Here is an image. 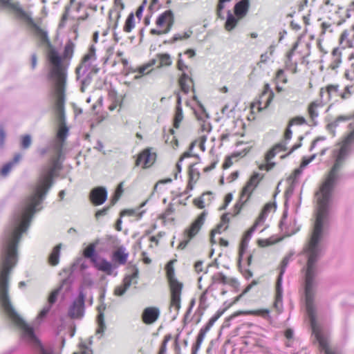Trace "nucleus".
<instances>
[{"label":"nucleus","instance_id":"obj_47","mask_svg":"<svg viewBox=\"0 0 354 354\" xmlns=\"http://www.w3.org/2000/svg\"><path fill=\"white\" fill-rule=\"evenodd\" d=\"M176 68L179 71L181 72V73H192V68L189 65L182 59L181 53L178 54Z\"/></svg>","mask_w":354,"mask_h":354},{"label":"nucleus","instance_id":"obj_42","mask_svg":"<svg viewBox=\"0 0 354 354\" xmlns=\"http://www.w3.org/2000/svg\"><path fill=\"white\" fill-rule=\"evenodd\" d=\"M106 307L104 305H100L97 307L98 315L97 317V322L98 324V329L97 330V333H102L105 328L104 324V311Z\"/></svg>","mask_w":354,"mask_h":354},{"label":"nucleus","instance_id":"obj_30","mask_svg":"<svg viewBox=\"0 0 354 354\" xmlns=\"http://www.w3.org/2000/svg\"><path fill=\"white\" fill-rule=\"evenodd\" d=\"M249 10V1L248 0H241L236 3L234 8V12L236 17L239 19L244 17Z\"/></svg>","mask_w":354,"mask_h":354},{"label":"nucleus","instance_id":"obj_34","mask_svg":"<svg viewBox=\"0 0 354 354\" xmlns=\"http://www.w3.org/2000/svg\"><path fill=\"white\" fill-rule=\"evenodd\" d=\"M175 212L176 208L174 207V205L173 203H169L167 209L165 210V212L160 215L159 218L162 219L164 223L174 222L176 219Z\"/></svg>","mask_w":354,"mask_h":354},{"label":"nucleus","instance_id":"obj_14","mask_svg":"<svg viewBox=\"0 0 354 354\" xmlns=\"http://www.w3.org/2000/svg\"><path fill=\"white\" fill-rule=\"evenodd\" d=\"M346 12L348 17H350L351 14H354V1L348 5ZM339 41L342 48H354V24L350 28L346 29L342 32Z\"/></svg>","mask_w":354,"mask_h":354},{"label":"nucleus","instance_id":"obj_29","mask_svg":"<svg viewBox=\"0 0 354 354\" xmlns=\"http://www.w3.org/2000/svg\"><path fill=\"white\" fill-rule=\"evenodd\" d=\"M252 232H249L248 230L243 234L239 248V257H238V267H241V262L243 259V256L248 248V243L251 239Z\"/></svg>","mask_w":354,"mask_h":354},{"label":"nucleus","instance_id":"obj_45","mask_svg":"<svg viewBox=\"0 0 354 354\" xmlns=\"http://www.w3.org/2000/svg\"><path fill=\"white\" fill-rule=\"evenodd\" d=\"M333 62L330 64V67L332 69H335L337 68L340 63L342 62L341 56L342 53L341 51L338 48H335L331 53Z\"/></svg>","mask_w":354,"mask_h":354},{"label":"nucleus","instance_id":"obj_38","mask_svg":"<svg viewBox=\"0 0 354 354\" xmlns=\"http://www.w3.org/2000/svg\"><path fill=\"white\" fill-rule=\"evenodd\" d=\"M266 216L259 214L257 218L255 219L253 225L248 229L249 232H254L257 230L261 228L260 231L262 232L264 230L265 227L264 224L266 219Z\"/></svg>","mask_w":354,"mask_h":354},{"label":"nucleus","instance_id":"obj_40","mask_svg":"<svg viewBox=\"0 0 354 354\" xmlns=\"http://www.w3.org/2000/svg\"><path fill=\"white\" fill-rule=\"evenodd\" d=\"M74 48H75V44L71 40H69L65 44L64 51H63V55L62 56L60 55V57L62 59V66H64V64H63L64 59H71L72 58V57L73 55ZM63 67H64V66H63ZM64 71H66V69H64ZM65 73H66V72H65Z\"/></svg>","mask_w":354,"mask_h":354},{"label":"nucleus","instance_id":"obj_46","mask_svg":"<svg viewBox=\"0 0 354 354\" xmlns=\"http://www.w3.org/2000/svg\"><path fill=\"white\" fill-rule=\"evenodd\" d=\"M144 213L145 211H139V209H125L120 212V216H135L137 219H140L142 218Z\"/></svg>","mask_w":354,"mask_h":354},{"label":"nucleus","instance_id":"obj_43","mask_svg":"<svg viewBox=\"0 0 354 354\" xmlns=\"http://www.w3.org/2000/svg\"><path fill=\"white\" fill-rule=\"evenodd\" d=\"M121 12L122 11L115 8H111L109 11V19L113 24V28H116L118 26L119 21L121 17Z\"/></svg>","mask_w":354,"mask_h":354},{"label":"nucleus","instance_id":"obj_21","mask_svg":"<svg viewBox=\"0 0 354 354\" xmlns=\"http://www.w3.org/2000/svg\"><path fill=\"white\" fill-rule=\"evenodd\" d=\"M107 199V192L103 187L93 188L89 194V200L95 206L102 205Z\"/></svg>","mask_w":354,"mask_h":354},{"label":"nucleus","instance_id":"obj_60","mask_svg":"<svg viewBox=\"0 0 354 354\" xmlns=\"http://www.w3.org/2000/svg\"><path fill=\"white\" fill-rule=\"evenodd\" d=\"M208 290H205L199 297V304L200 306L203 307V309H206L207 308V294Z\"/></svg>","mask_w":354,"mask_h":354},{"label":"nucleus","instance_id":"obj_6","mask_svg":"<svg viewBox=\"0 0 354 354\" xmlns=\"http://www.w3.org/2000/svg\"><path fill=\"white\" fill-rule=\"evenodd\" d=\"M66 80L53 83V97L55 98V110L59 122L57 137L64 140L67 136L68 129L65 124L64 104H65Z\"/></svg>","mask_w":354,"mask_h":354},{"label":"nucleus","instance_id":"obj_61","mask_svg":"<svg viewBox=\"0 0 354 354\" xmlns=\"http://www.w3.org/2000/svg\"><path fill=\"white\" fill-rule=\"evenodd\" d=\"M111 203H110V205L106 206L101 209L97 210L95 214V217L96 219H99L100 217L104 216L107 214L109 210L111 207H112Z\"/></svg>","mask_w":354,"mask_h":354},{"label":"nucleus","instance_id":"obj_57","mask_svg":"<svg viewBox=\"0 0 354 354\" xmlns=\"http://www.w3.org/2000/svg\"><path fill=\"white\" fill-rule=\"evenodd\" d=\"M212 130V126L207 120H201L200 121V131L202 134H205L207 136Z\"/></svg>","mask_w":354,"mask_h":354},{"label":"nucleus","instance_id":"obj_37","mask_svg":"<svg viewBox=\"0 0 354 354\" xmlns=\"http://www.w3.org/2000/svg\"><path fill=\"white\" fill-rule=\"evenodd\" d=\"M61 248V243L57 244L53 248L48 259V262L50 266H55L59 263Z\"/></svg>","mask_w":354,"mask_h":354},{"label":"nucleus","instance_id":"obj_17","mask_svg":"<svg viewBox=\"0 0 354 354\" xmlns=\"http://www.w3.org/2000/svg\"><path fill=\"white\" fill-rule=\"evenodd\" d=\"M287 149L285 144L277 143L274 145L265 155V162L259 165V169L261 171H269L275 166V162L271 160L279 152L285 151Z\"/></svg>","mask_w":354,"mask_h":354},{"label":"nucleus","instance_id":"obj_2","mask_svg":"<svg viewBox=\"0 0 354 354\" xmlns=\"http://www.w3.org/2000/svg\"><path fill=\"white\" fill-rule=\"evenodd\" d=\"M322 234L323 232H312L310 239L304 249L308 257L305 273L306 306L313 332L320 347L324 351L325 354H337L335 351L329 348L327 339L316 328L315 309L313 304V285L315 277L317 274V262L321 252L319 242Z\"/></svg>","mask_w":354,"mask_h":354},{"label":"nucleus","instance_id":"obj_55","mask_svg":"<svg viewBox=\"0 0 354 354\" xmlns=\"http://www.w3.org/2000/svg\"><path fill=\"white\" fill-rule=\"evenodd\" d=\"M193 32L191 30H188L182 33L175 34L172 37L173 41H181L189 39L192 35Z\"/></svg>","mask_w":354,"mask_h":354},{"label":"nucleus","instance_id":"obj_58","mask_svg":"<svg viewBox=\"0 0 354 354\" xmlns=\"http://www.w3.org/2000/svg\"><path fill=\"white\" fill-rule=\"evenodd\" d=\"M277 83L286 84L288 80L283 69H279L275 75Z\"/></svg>","mask_w":354,"mask_h":354},{"label":"nucleus","instance_id":"obj_9","mask_svg":"<svg viewBox=\"0 0 354 354\" xmlns=\"http://www.w3.org/2000/svg\"><path fill=\"white\" fill-rule=\"evenodd\" d=\"M252 287V283L248 285L243 291L234 297L233 300L230 302L227 303L225 302L224 305L225 307L223 309H219L218 310L216 313L209 319L208 322L206 324V325L201 328L199 330V333L198 334L196 343L194 345H193L192 348V354H196L198 349L200 348L201 344L205 337L206 333L210 330V328L213 326L214 323L223 315V313L230 308L232 306H233L234 304H236L238 301L241 300V299L248 292L250 291V290Z\"/></svg>","mask_w":354,"mask_h":354},{"label":"nucleus","instance_id":"obj_10","mask_svg":"<svg viewBox=\"0 0 354 354\" xmlns=\"http://www.w3.org/2000/svg\"><path fill=\"white\" fill-rule=\"evenodd\" d=\"M175 14L171 10H166L159 14L155 21V27L151 28L149 34L161 36L169 33L175 24Z\"/></svg>","mask_w":354,"mask_h":354},{"label":"nucleus","instance_id":"obj_16","mask_svg":"<svg viewBox=\"0 0 354 354\" xmlns=\"http://www.w3.org/2000/svg\"><path fill=\"white\" fill-rule=\"evenodd\" d=\"M324 99H316L310 102L306 109L308 125L315 127L318 124V118L320 115V111L324 106Z\"/></svg>","mask_w":354,"mask_h":354},{"label":"nucleus","instance_id":"obj_27","mask_svg":"<svg viewBox=\"0 0 354 354\" xmlns=\"http://www.w3.org/2000/svg\"><path fill=\"white\" fill-rule=\"evenodd\" d=\"M339 86L338 84H328L322 87L319 91V97L324 99V94L326 95V100L330 101L334 95H337L339 92Z\"/></svg>","mask_w":354,"mask_h":354},{"label":"nucleus","instance_id":"obj_49","mask_svg":"<svg viewBox=\"0 0 354 354\" xmlns=\"http://www.w3.org/2000/svg\"><path fill=\"white\" fill-rule=\"evenodd\" d=\"M172 339L171 334H166L162 339V341L159 346V349L157 354H167V344L168 342Z\"/></svg>","mask_w":354,"mask_h":354},{"label":"nucleus","instance_id":"obj_7","mask_svg":"<svg viewBox=\"0 0 354 354\" xmlns=\"http://www.w3.org/2000/svg\"><path fill=\"white\" fill-rule=\"evenodd\" d=\"M96 59L95 47L94 45H91L88 52L82 57L81 63L75 69L77 79L81 75H86L82 81V92H84L85 88L91 84L93 75L97 74L100 71V68L93 64Z\"/></svg>","mask_w":354,"mask_h":354},{"label":"nucleus","instance_id":"obj_26","mask_svg":"<svg viewBox=\"0 0 354 354\" xmlns=\"http://www.w3.org/2000/svg\"><path fill=\"white\" fill-rule=\"evenodd\" d=\"M326 138L324 137H318L313 140L310 147V151H316L315 153L317 156H323L328 150V147L324 143Z\"/></svg>","mask_w":354,"mask_h":354},{"label":"nucleus","instance_id":"obj_51","mask_svg":"<svg viewBox=\"0 0 354 354\" xmlns=\"http://www.w3.org/2000/svg\"><path fill=\"white\" fill-rule=\"evenodd\" d=\"M288 124L289 127L292 126H301L304 124L308 125V120H307L304 116H295L291 118Z\"/></svg>","mask_w":354,"mask_h":354},{"label":"nucleus","instance_id":"obj_15","mask_svg":"<svg viewBox=\"0 0 354 354\" xmlns=\"http://www.w3.org/2000/svg\"><path fill=\"white\" fill-rule=\"evenodd\" d=\"M156 158L157 154L153 148H145L137 155L135 166L141 167L142 169H148L155 163Z\"/></svg>","mask_w":354,"mask_h":354},{"label":"nucleus","instance_id":"obj_18","mask_svg":"<svg viewBox=\"0 0 354 354\" xmlns=\"http://www.w3.org/2000/svg\"><path fill=\"white\" fill-rule=\"evenodd\" d=\"M85 295L80 292L68 310V315L73 319L81 318L84 313Z\"/></svg>","mask_w":354,"mask_h":354},{"label":"nucleus","instance_id":"obj_24","mask_svg":"<svg viewBox=\"0 0 354 354\" xmlns=\"http://www.w3.org/2000/svg\"><path fill=\"white\" fill-rule=\"evenodd\" d=\"M283 274V270L279 273V275L277 278L275 286V297L274 301L273 304V307L276 309V310L280 313L282 311L283 308V299H282V276Z\"/></svg>","mask_w":354,"mask_h":354},{"label":"nucleus","instance_id":"obj_5","mask_svg":"<svg viewBox=\"0 0 354 354\" xmlns=\"http://www.w3.org/2000/svg\"><path fill=\"white\" fill-rule=\"evenodd\" d=\"M177 259L169 261L165 266V278L168 285L169 295V309L178 312L181 308L182 295L184 284L178 280L175 272V264Z\"/></svg>","mask_w":354,"mask_h":354},{"label":"nucleus","instance_id":"obj_19","mask_svg":"<svg viewBox=\"0 0 354 354\" xmlns=\"http://www.w3.org/2000/svg\"><path fill=\"white\" fill-rule=\"evenodd\" d=\"M138 277V271L136 270L132 274L126 275L123 279L122 283L115 287L114 295L116 296L123 295L126 291L130 288L132 283H137Z\"/></svg>","mask_w":354,"mask_h":354},{"label":"nucleus","instance_id":"obj_1","mask_svg":"<svg viewBox=\"0 0 354 354\" xmlns=\"http://www.w3.org/2000/svg\"><path fill=\"white\" fill-rule=\"evenodd\" d=\"M0 4L11 12L15 18L25 23L31 36L39 47H46V57L50 65L48 77L53 83L66 80V73L62 63V57L50 41L46 28L41 21H35L30 12H26L17 1L0 0Z\"/></svg>","mask_w":354,"mask_h":354},{"label":"nucleus","instance_id":"obj_13","mask_svg":"<svg viewBox=\"0 0 354 354\" xmlns=\"http://www.w3.org/2000/svg\"><path fill=\"white\" fill-rule=\"evenodd\" d=\"M21 331V337L34 348L39 349L41 354H52L44 349L39 339L36 337L34 329L28 324H15Z\"/></svg>","mask_w":354,"mask_h":354},{"label":"nucleus","instance_id":"obj_52","mask_svg":"<svg viewBox=\"0 0 354 354\" xmlns=\"http://www.w3.org/2000/svg\"><path fill=\"white\" fill-rule=\"evenodd\" d=\"M206 140H207L206 135L205 134H201L198 140H194V142H192L190 144V146H189L190 150H192L193 148L196 145H198L199 148L201 149V150L202 151H205V143Z\"/></svg>","mask_w":354,"mask_h":354},{"label":"nucleus","instance_id":"obj_56","mask_svg":"<svg viewBox=\"0 0 354 354\" xmlns=\"http://www.w3.org/2000/svg\"><path fill=\"white\" fill-rule=\"evenodd\" d=\"M276 209V205L274 203L269 202L265 204L260 214L268 216V214L271 212H274Z\"/></svg>","mask_w":354,"mask_h":354},{"label":"nucleus","instance_id":"obj_63","mask_svg":"<svg viewBox=\"0 0 354 354\" xmlns=\"http://www.w3.org/2000/svg\"><path fill=\"white\" fill-rule=\"evenodd\" d=\"M31 145V138L29 135L21 137V146L23 149H28Z\"/></svg>","mask_w":354,"mask_h":354},{"label":"nucleus","instance_id":"obj_59","mask_svg":"<svg viewBox=\"0 0 354 354\" xmlns=\"http://www.w3.org/2000/svg\"><path fill=\"white\" fill-rule=\"evenodd\" d=\"M354 87L353 85H347L344 87L343 92L339 95L341 99L346 100L349 98L352 93V88Z\"/></svg>","mask_w":354,"mask_h":354},{"label":"nucleus","instance_id":"obj_54","mask_svg":"<svg viewBox=\"0 0 354 354\" xmlns=\"http://www.w3.org/2000/svg\"><path fill=\"white\" fill-rule=\"evenodd\" d=\"M123 193V183H120L114 193V195L111 199V205H114L117 201L120 199Z\"/></svg>","mask_w":354,"mask_h":354},{"label":"nucleus","instance_id":"obj_3","mask_svg":"<svg viewBox=\"0 0 354 354\" xmlns=\"http://www.w3.org/2000/svg\"><path fill=\"white\" fill-rule=\"evenodd\" d=\"M323 232H312L310 239L304 250L307 254L308 260L305 273V297L306 311L310 319L313 332L315 334L320 347L325 354H337L335 351L329 348L327 339L316 328L315 309L313 304V285L314 279L317 274V262L321 252L319 242Z\"/></svg>","mask_w":354,"mask_h":354},{"label":"nucleus","instance_id":"obj_50","mask_svg":"<svg viewBox=\"0 0 354 354\" xmlns=\"http://www.w3.org/2000/svg\"><path fill=\"white\" fill-rule=\"evenodd\" d=\"M156 65V59H152L149 62L141 66L138 69V72L142 75L148 74L152 71V66Z\"/></svg>","mask_w":354,"mask_h":354},{"label":"nucleus","instance_id":"obj_22","mask_svg":"<svg viewBox=\"0 0 354 354\" xmlns=\"http://www.w3.org/2000/svg\"><path fill=\"white\" fill-rule=\"evenodd\" d=\"M214 284H227L234 289H238L239 286V283L236 279L227 277L222 272H216L212 276L210 286Z\"/></svg>","mask_w":354,"mask_h":354},{"label":"nucleus","instance_id":"obj_25","mask_svg":"<svg viewBox=\"0 0 354 354\" xmlns=\"http://www.w3.org/2000/svg\"><path fill=\"white\" fill-rule=\"evenodd\" d=\"M196 164L190 165L188 168V182L186 186L185 192L192 191L201 177V173L195 168Z\"/></svg>","mask_w":354,"mask_h":354},{"label":"nucleus","instance_id":"obj_33","mask_svg":"<svg viewBox=\"0 0 354 354\" xmlns=\"http://www.w3.org/2000/svg\"><path fill=\"white\" fill-rule=\"evenodd\" d=\"M129 254L125 252L123 248H119L113 252L112 260L120 265H124L128 259Z\"/></svg>","mask_w":354,"mask_h":354},{"label":"nucleus","instance_id":"obj_4","mask_svg":"<svg viewBox=\"0 0 354 354\" xmlns=\"http://www.w3.org/2000/svg\"><path fill=\"white\" fill-rule=\"evenodd\" d=\"M263 178L264 175L258 172H254L251 175L240 190L238 200L233 206L232 212L224 214L221 216V223L211 231L210 243L212 245L217 243L215 239L216 234H221L227 229L230 221L229 215L231 214L232 216L239 215L244 208L248 207L252 203L255 192Z\"/></svg>","mask_w":354,"mask_h":354},{"label":"nucleus","instance_id":"obj_28","mask_svg":"<svg viewBox=\"0 0 354 354\" xmlns=\"http://www.w3.org/2000/svg\"><path fill=\"white\" fill-rule=\"evenodd\" d=\"M183 120V109L181 106V97L179 93L177 94V102L175 110V113L173 119V127L175 129H178L180 124Z\"/></svg>","mask_w":354,"mask_h":354},{"label":"nucleus","instance_id":"obj_32","mask_svg":"<svg viewBox=\"0 0 354 354\" xmlns=\"http://www.w3.org/2000/svg\"><path fill=\"white\" fill-rule=\"evenodd\" d=\"M207 197V203H210L213 199L212 193L211 192H206L201 194L198 198L193 200V204L198 209H204L207 204L205 203V198Z\"/></svg>","mask_w":354,"mask_h":354},{"label":"nucleus","instance_id":"obj_41","mask_svg":"<svg viewBox=\"0 0 354 354\" xmlns=\"http://www.w3.org/2000/svg\"><path fill=\"white\" fill-rule=\"evenodd\" d=\"M74 5L73 9L75 12H80V9L83 7L84 3L79 1L76 2V0H69V6L66 7L65 12L63 14L62 16V20H66L70 14V10L71 7H72Z\"/></svg>","mask_w":354,"mask_h":354},{"label":"nucleus","instance_id":"obj_36","mask_svg":"<svg viewBox=\"0 0 354 354\" xmlns=\"http://www.w3.org/2000/svg\"><path fill=\"white\" fill-rule=\"evenodd\" d=\"M138 20L136 19V17L134 15L133 12H131L127 17L124 26L123 30L127 33L131 32L135 28L137 24H138Z\"/></svg>","mask_w":354,"mask_h":354},{"label":"nucleus","instance_id":"obj_48","mask_svg":"<svg viewBox=\"0 0 354 354\" xmlns=\"http://www.w3.org/2000/svg\"><path fill=\"white\" fill-rule=\"evenodd\" d=\"M239 19L229 12L225 24V28L228 31L232 30L235 28Z\"/></svg>","mask_w":354,"mask_h":354},{"label":"nucleus","instance_id":"obj_53","mask_svg":"<svg viewBox=\"0 0 354 354\" xmlns=\"http://www.w3.org/2000/svg\"><path fill=\"white\" fill-rule=\"evenodd\" d=\"M249 315L259 316L263 318H270V310L266 308L249 310Z\"/></svg>","mask_w":354,"mask_h":354},{"label":"nucleus","instance_id":"obj_8","mask_svg":"<svg viewBox=\"0 0 354 354\" xmlns=\"http://www.w3.org/2000/svg\"><path fill=\"white\" fill-rule=\"evenodd\" d=\"M310 55V45L307 42L297 41L287 52L284 62L285 68L292 74L297 73L299 63L304 64Z\"/></svg>","mask_w":354,"mask_h":354},{"label":"nucleus","instance_id":"obj_20","mask_svg":"<svg viewBox=\"0 0 354 354\" xmlns=\"http://www.w3.org/2000/svg\"><path fill=\"white\" fill-rule=\"evenodd\" d=\"M160 310L156 306L145 308L141 315L142 322L146 325L153 324L159 319Z\"/></svg>","mask_w":354,"mask_h":354},{"label":"nucleus","instance_id":"obj_12","mask_svg":"<svg viewBox=\"0 0 354 354\" xmlns=\"http://www.w3.org/2000/svg\"><path fill=\"white\" fill-rule=\"evenodd\" d=\"M274 97V93L271 89L270 84L266 83L259 98L250 105L252 113H259L267 109L273 100Z\"/></svg>","mask_w":354,"mask_h":354},{"label":"nucleus","instance_id":"obj_23","mask_svg":"<svg viewBox=\"0 0 354 354\" xmlns=\"http://www.w3.org/2000/svg\"><path fill=\"white\" fill-rule=\"evenodd\" d=\"M178 84L180 91L185 94L194 91V83L192 73H181L178 79Z\"/></svg>","mask_w":354,"mask_h":354},{"label":"nucleus","instance_id":"obj_64","mask_svg":"<svg viewBox=\"0 0 354 354\" xmlns=\"http://www.w3.org/2000/svg\"><path fill=\"white\" fill-rule=\"evenodd\" d=\"M59 289H55L50 292V294L48 298V301L50 304L49 306H51L56 301V300L57 299V296L59 295Z\"/></svg>","mask_w":354,"mask_h":354},{"label":"nucleus","instance_id":"obj_31","mask_svg":"<svg viewBox=\"0 0 354 354\" xmlns=\"http://www.w3.org/2000/svg\"><path fill=\"white\" fill-rule=\"evenodd\" d=\"M92 263L98 270L102 271L109 275H111L112 274V264L106 259H100L98 257Z\"/></svg>","mask_w":354,"mask_h":354},{"label":"nucleus","instance_id":"obj_39","mask_svg":"<svg viewBox=\"0 0 354 354\" xmlns=\"http://www.w3.org/2000/svg\"><path fill=\"white\" fill-rule=\"evenodd\" d=\"M96 243H90L83 251V256L85 258L89 259L93 263L98 258L97 254L95 253Z\"/></svg>","mask_w":354,"mask_h":354},{"label":"nucleus","instance_id":"obj_62","mask_svg":"<svg viewBox=\"0 0 354 354\" xmlns=\"http://www.w3.org/2000/svg\"><path fill=\"white\" fill-rule=\"evenodd\" d=\"M164 3L165 2L163 0H151L149 5V8L151 10H158L161 8Z\"/></svg>","mask_w":354,"mask_h":354},{"label":"nucleus","instance_id":"obj_44","mask_svg":"<svg viewBox=\"0 0 354 354\" xmlns=\"http://www.w3.org/2000/svg\"><path fill=\"white\" fill-rule=\"evenodd\" d=\"M245 155V153H243L242 152H238V153H233L230 156H227L225 158V160H224V162L223 163L222 168L223 169H228L229 167H230L233 165L234 159H236L235 160L236 161L237 158L239 157H240V156L243 157Z\"/></svg>","mask_w":354,"mask_h":354},{"label":"nucleus","instance_id":"obj_35","mask_svg":"<svg viewBox=\"0 0 354 354\" xmlns=\"http://www.w3.org/2000/svg\"><path fill=\"white\" fill-rule=\"evenodd\" d=\"M156 67L158 68L162 67L170 66L172 64L171 56L168 53H158L156 56Z\"/></svg>","mask_w":354,"mask_h":354},{"label":"nucleus","instance_id":"obj_11","mask_svg":"<svg viewBox=\"0 0 354 354\" xmlns=\"http://www.w3.org/2000/svg\"><path fill=\"white\" fill-rule=\"evenodd\" d=\"M205 218L206 213L205 212H201L193 222L184 230L183 232V240L179 243L178 245V249H185L188 243L199 234L205 223Z\"/></svg>","mask_w":354,"mask_h":354}]
</instances>
